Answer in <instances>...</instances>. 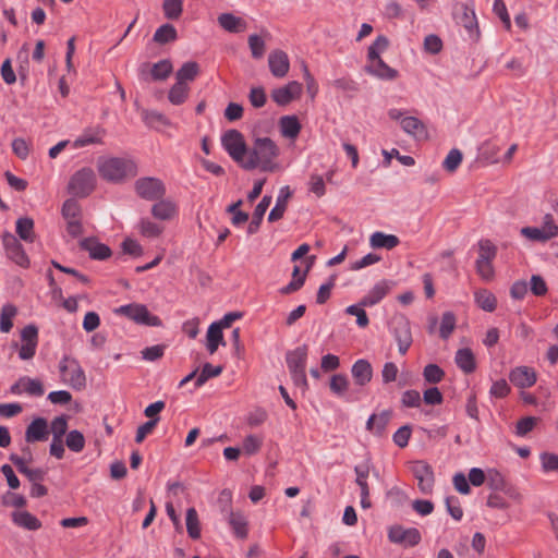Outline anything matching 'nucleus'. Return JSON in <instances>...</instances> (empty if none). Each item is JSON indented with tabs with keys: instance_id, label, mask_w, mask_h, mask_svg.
<instances>
[{
	"instance_id": "nucleus-1",
	"label": "nucleus",
	"mask_w": 558,
	"mask_h": 558,
	"mask_svg": "<svg viewBox=\"0 0 558 558\" xmlns=\"http://www.w3.org/2000/svg\"><path fill=\"white\" fill-rule=\"evenodd\" d=\"M278 156L279 148L271 138L256 137L242 167L246 170L259 167L263 171H274L276 168L275 159Z\"/></svg>"
},
{
	"instance_id": "nucleus-2",
	"label": "nucleus",
	"mask_w": 558,
	"mask_h": 558,
	"mask_svg": "<svg viewBox=\"0 0 558 558\" xmlns=\"http://www.w3.org/2000/svg\"><path fill=\"white\" fill-rule=\"evenodd\" d=\"M98 172L108 182L122 183L137 174V165L130 158L109 157L99 159Z\"/></svg>"
},
{
	"instance_id": "nucleus-3",
	"label": "nucleus",
	"mask_w": 558,
	"mask_h": 558,
	"mask_svg": "<svg viewBox=\"0 0 558 558\" xmlns=\"http://www.w3.org/2000/svg\"><path fill=\"white\" fill-rule=\"evenodd\" d=\"M96 186V175L93 169L82 168L77 170L70 179L69 193L76 197L88 196Z\"/></svg>"
},
{
	"instance_id": "nucleus-4",
	"label": "nucleus",
	"mask_w": 558,
	"mask_h": 558,
	"mask_svg": "<svg viewBox=\"0 0 558 558\" xmlns=\"http://www.w3.org/2000/svg\"><path fill=\"white\" fill-rule=\"evenodd\" d=\"M118 315L125 316L140 325L158 327L161 320L158 316L153 315L144 304L131 303L121 305L114 310Z\"/></svg>"
},
{
	"instance_id": "nucleus-5",
	"label": "nucleus",
	"mask_w": 558,
	"mask_h": 558,
	"mask_svg": "<svg viewBox=\"0 0 558 558\" xmlns=\"http://www.w3.org/2000/svg\"><path fill=\"white\" fill-rule=\"evenodd\" d=\"M59 369L63 381L69 384L73 389L81 390L85 387V373L77 360L66 355L63 356L59 363Z\"/></svg>"
},
{
	"instance_id": "nucleus-6",
	"label": "nucleus",
	"mask_w": 558,
	"mask_h": 558,
	"mask_svg": "<svg viewBox=\"0 0 558 558\" xmlns=\"http://www.w3.org/2000/svg\"><path fill=\"white\" fill-rule=\"evenodd\" d=\"M221 145L229 156L236 162L243 163L248 154L242 133L238 130H228L221 136Z\"/></svg>"
},
{
	"instance_id": "nucleus-7",
	"label": "nucleus",
	"mask_w": 558,
	"mask_h": 558,
	"mask_svg": "<svg viewBox=\"0 0 558 558\" xmlns=\"http://www.w3.org/2000/svg\"><path fill=\"white\" fill-rule=\"evenodd\" d=\"M136 194L146 201L161 199L166 194L163 182L154 177L140 178L134 183Z\"/></svg>"
},
{
	"instance_id": "nucleus-8",
	"label": "nucleus",
	"mask_w": 558,
	"mask_h": 558,
	"mask_svg": "<svg viewBox=\"0 0 558 558\" xmlns=\"http://www.w3.org/2000/svg\"><path fill=\"white\" fill-rule=\"evenodd\" d=\"M454 19L457 23L465 29L471 39L475 40L478 38L480 31L473 2L470 4H458L454 11Z\"/></svg>"
},
{
	"instance_id": "nucleus-9",
	"label": "nucleus",
	"mask_w": 558,
	"mask_h": 558,
	"mask_svg": "<svg viewBox=\"0 0 558 558\" xmlns=\"http://www.w3.org/2000/svg\"><path fill=\"white\" fill-rule=\"evenodd\" d=\"M388 538L391 543L404 544L405 546H416L421 539V533L415 527L404 529L400 525L390 527Z\"/></svg>"
},
{
	"instance_id": "nucleus-10",
	"label": "nucleus",
	"mask_w": 558,
	"mask_h": 558,
	"mask_svg": "<svg viewBox=\"0 0 558 558\" xmlns=\"http://www.w3.org/2000/svg\"><path fill=\"white\" fill-rule=\"evenodd\" d=\"M3 246L7 253V256L14 262L16 265L21 267H27L29 265V259L22 246V244L17 241V239L11 234L7 233L3 235Z\"/></svg>"
},
{
	"instance_id": "nucleus-11",
	"label": "nucleus",
	"mask_w": 558,
	"mask_h": 558,
	"mask_svg": "<svg viewBox=\"0 0 558 558\" xmlns=\"http://www.w3.org/2000/svg\"><path fill=\"white\" fill-rule=\"evenodd\" d=\"M10 393L14 396L27 393L33 397H41L45 393V389L40 380L22 376L10 387Z\"/></svg>"
},
{
	"instance_id": "nucleus-12",
	"label": "nucleus",
	"mask_w": 558,
	"mask_h": 558,
	"mask_svg": "<svg viewBox=\"0 0 558 558\" xmlns=\"http://www.w3.org/2000/svg\"><path fill=\"white\" fill-rule=\"evenodd\" d=\"M418 488L424 494H429L434 486V472L430 465L424 461H416L412 466Z\"/></svg>"
},
{
	"instance_id": "nucleus-13",
	"label": "nucleus",
	"mask_w": 558,
	"mask_h": 558,
	"mask_svg": "<svg viewBox=\"0 0 558 558\" xmlns=\"http://www.w3.org/2000/svg\"><path fill=\"white\" fill-rule=\"evenodd\" d=\"M302 93V84L291 81L287 85L276 88L271 92L272 100L279 106H287L292 100L300 97Z\"/></svg>"
},
{
	"instance_id": "nucleus-14",
	"label": "nucleus",
	"mask_w": 558,
	"mask_h": 558,
	"mask_svg": "<svg viewBox=\"0 0 558 558\" xmlns=\"http://www.w3.org/2000/svg\"><path fill=\"white\" fill-rule=\"evenodd\" d=\"M391 410H383L378 414L373 413L366 422V430L377 437H383L386 434V428L391 420Z\"/></svg>"
},
{
	"instance_id": "nucleus-15",
	"label": "nucleus",
	"mask_w": 558,
	"mask_h": 558,
	"mask_svg": "<svg viewBox=\"0 0 558 558\" xmlns=\"http://www.w3.org/2000/svg\"><path fill=\"white\" fill-rule=\"evenodd\" d=\"M510 381L519 388H530L535 385L537 376L533 368L527 366H518L509 374Z\"/></svg>"
},
{
	"instance_id": "nucleus-16",
	"label": "nucleus",
	"mask_w": 558,
	"mask_h": 558,
	"mask_svg": "<svg viewBox=\"0 0 558 558\" xmlns=\"http://www.w3.org/2000/svg\"><path fill=\"white\" fill-rule=\"evenodd\" d=\"M268 65L271 74L275 77H283L290 69V61L288 54L282 50H274L268 56Z\"/></svg>"
},
{
	"instance_id": "nucleus-17",
	"label": "nucleus",
	"mask_w": 558,
	"mask_h": 558,
	"mask_svg": "<svg viewBox=\"0 0 558 558\" xmlns=\"http://www.w3.org/2000/svg\"><path fill=\"white\" fill-rule=\"evenodd\" d=\"M48 424L44 417L33 420L25 430V441L27 444L45 441L48 439Z\"/></svg>"
},
{
	"instance_id": "nucleus-18",
	"label": "nucleus",
	"mask_w": 558,
	"mask_h": 558,
	"mask_svg": "<svg viewBox=\"0 0 558 558\" xmlns=\"http://www.w3.org/2000/svg\"><path fill=\"white\" fill-rule=\"evenodd\" d=\"M9 460L15 465L17 471L25 475L33 484L44 481L47 474L46 470L40 468L29 469L27 464H25V458H21L16 453H11Z\"/></svg>"
},
{
	"instance_id": "nucleus-19",
	"label": "nucleus",
	"mask_w": 558,
	"mask_h": 558,
	"mask_svg": "<svg viewBox=\"0 0 558 558\" xmlns=\"http://www.w3.org/2000/svg\"><path fill=\"white\" fill-rule=\"evenodd\" d=\"M365 70L380 80L391 81L398 76V71L390 68L381 58L368 59Z\"/></svg>"
},
{
	"instance_id": "nucleus-20",
	"label": "nucleus",
	"mask_w": 558,
	"mask_h": 558,
	"mask_svg": "<svg viewBox=\"0 0 558 558\" xmlns=\"http://www.w3.org/2000/svg\"><path fill=\"white\" fill-rule=\"evenodd\" d=\"M351 374L355 384L363 387L367 385L373 378L372 364L365 359H360L352 365Z\"/></svg>"
},
{
	"instance_id": "nucleus-21",
	"label": "nucleus",
	"mask_w": 558,
	"mask_h": 558,
	"mask_svg": "<svg viewBox=\"0 0 558 558\" xmlns=\"http://www.w3.org/2000/svg\"><path fill=\"white\" fill-rule=\"evenodd\" d=\"M81 247L88 252L90 258L97 259V260H104L110 257L111 250L108 245L98 242L94 238H87L84 239L81 242Z\"/></svg>"
},
{
	"instance_id": "nucleus-22",
	"label": "nucleus",
	"mask_w": 558,
	"mask_h": 558,
	"mask_svg": "<svg viewBox=\"0 0 558 558\" xmlns=\"http://www.w3.org/2000/svg\"><path fill=\"white\" fill-rule=\"evenodd\" d=\"M390 330L396 341L412 340L410 320L404 315H396L392 317Z\"/></svg>"
},
{
	"instance_id": "nucleus-23",
	"label": "nucleus",
	"mask_w": 558,
	"mask_h": 558,
	"mask_svg": "<svg viewBox=\"0 0 558 558\" xmlns=\"http://www.w3.org/2000/svg\"><path fill=\"white\" fill-rule=\"evenodd\" d=\"M390 286L386 280L377 282L366 295L361 299L362 306H374L378 304L389 292Z\"/></svg>"
},
{
	"instance_id": "nucleus-24",
	"label": "nucleus",
	"mask_w": 558,
	"mask_h": 558,
	"mask_svg": "<svg viewBox=\"0 0 558 558\" xmlns=\"http://www.w3.org/2000/svg\"><path fill=\"white\" fill-rule=\"evenodd\" d=\"M292 196V192L288 185L282 186L276 199V205L268 215V221L275 222L281 219L286 213L288 202Z\"/></svg>"
},
{
	"instance_id": "nucleus-25",
	"label": "nucleus",
	"mask_w": 558,
	"mask_h": 558,
	"mask_svg": "<svg viewBox=\"0 0 558 558\" xmlns=\"http://www.w3.org/2000/svg\"><path fill=\"white\" fill-rule=\"evenodd\" d=\"M308 349L303 344L289 351L286 356L289 371L305 369Z\"/></svg>"
},
{
	"instance_id": "nucleus-26",
	"label": "nucleus",
	"mask_w": 558,
	"mask_h": 558,
	"mask_svg": "<svg viewBox=\"0 0 558 558\" xmlns=\"http://www.w3.org/2000/svg\"><path fill=\"white\" fill-rule=\"evenodd\" d=\"M271 204V196L265 195L254 209L252 220L247 227V234H255L260 227L265 213Z\"/></svg>"
},
{
	"instance_id": "nucleus-27",
	"label": "nucleus",
	"mask_w": 558,
	"mask_h": 558,
	"mask_svg": "<svg viewBox=\"0 0 558 558\" xmlns=\"http://www.w3.org/2000/svg\"><path fill=\"white\" fill-rule=\"evenodd\" d=\"M11 518L15 525L27 531H37L41 527V522L38 518L26 510L14 511L12 512Z\"/></svg>"
},
{
	"instance_id": "nucleus-28",
	"label": "nucleus",
	"mask_w": 558,
	"mask_h": 558,
	"mask_svg": "<svg viewBox=\"0 0 558 558\" xmlns=\"http://www.w3.org/2000/svg\"><path fill=\"white\" fill-rule=\"evenodd\" d=\"M218 23L230 33H242L246 29V22L232 13H221L218 16Z\"/></svg>"
},
{
	"instance_id": "nucleus-29",
	"label": "nucleus",
	"mask_w": 558,
	"mask_h": 558,
	"mask_svg": "<svg viewBox=\"0 0 558 558\" xmlns=\"http://www.w3.org/2000/svg\"><path fill=\"white\" fill-rule=\"evenodd\" d=\"M402 130L414 137L425 138L427 136L426 126L415 117H404L400 121Z\"/></svg>"
},
{
	"instance_id": "nucleus-30",
	"label": "nucleus",
	"mask_w": 558,
	"mask_h": 558,
	"mask_svg": "<svg viewBox=\"0 0 558 558\" xmlns=\"http://www.w3.org/2000/svg\"><path fill=\"white\" fill-rule=\"evenodd\" d=\"M454 361L457 366L465 374H471L476 368L475 356L469 348L459 349Z\"/></svg>"
},
{
	"instance_id": "nucleus-31",
	"label": "nucleus",
	"mask_w": 558,
	"mask_h": 558,
	"mask_svg": "<svg viewBox=\"0 0 558 558\" xmlns=\"http://www.w3.org/2000/svg\"><path fill=\"white\" fill-rule=\"evenodd\" d=\"M280 132L283 137L296 138L301 131V123L295 116H283L279 120Z\"/></svg>"
},
{
	"instance_id": "nucleus-32",
	"label": "nucleus",
	"mask_w": 558,
	"mask_h": 558,
	"mask_svg": "<svg viewBox=\"0 0 558 558\" xmlns=\"http://www.w3.org/2000/svg\"><path fill=\"white\" fill-rule=\"evenodd\" d=\"M400 240L397 235L386 234L380 231L374 232L369 238V244L373 248L392 250L398 246Z\"/></svg>"
},
{
	"instance_id": "nucleus-33",
	"label": "nucleus",
	"mask_w": 558,
	"mask_h": 558,
	"mask_svg": "<svg viewBox=\"0 0 558 558\" xmlns=\"http://www.w3.org/2000/svg\"><path fill=\"white\" fill-rule=\"evenodd\" d=\"M105 130L101 128H93L85 130L73 143L75 148H81L92 144L101 143Z\"/></svg>"
},
{
	"instance_id": "nucleus-34",
	"label": "nucleus",
	"mask_w": 558,
	"mask_h": 558,
	"mask_svg": "<svg viewBox=\"0 0 558 558\" xmlns=\"http://www.w3.org/2000/svg\"><path fill=\"white\" fill-rule=\"evenodd\" d=\"M228 522L238 538H246L248 533L247 521L242 513L230 510L228 513Z\"/></svg>"
},
{
	"instance_id": "nucleus-35",
	"label": "nucleus",
	"mask_w": 558,
	"mask_h": 558,
	"mask_svg": "<svg viewBox=\"0 0 558 558\" xmlns=\"http://www.w3.org/2000/svg\"><path fill=\"white\" fill-rule=\"evenodd\" d=\"M151 215L160 220H170L177 215V206L170 201L161 199L153 205Z\"/></svg>"
},
{
	"instance_id": "nucleus-36",
	"label": "nucleus",
	"mask_w": 558,
	"mask_h": 558,
	"mask_svg": "<svg viewBox=\"0 0 558 558\" xmlns=\"http://www.w3.org/2000/svg\"><path fill=\"white\" fill-rule=\"evenodd\" d=\"M222 328L219 324L213 323L207 330V350L214 354L219 345H225Z\"/></svg>"
},
{
	"instance_id": "nucleus-37",
	"label": "nucleus",
	"mask_w": 558,
	"mask_h": 558,
	"mask_svg": "<svg viewBox=\"0 0 558 558\" xmlns=\"http://www.w3.org/2000/svg\"><path fill=\"white\" fill-rule=\"evenodd\" d=\"M189 92L190 87L187 83L175 82V84L169 90L168 99L172 105H182L187 99Z\"/></svg>"
},
{
	"instance_id": "nucleus-38",
	"label": "nucleus",
	"mask_w": 558,
	"mask_h": 558,
	"mask_svg": "<svg viewBox=\"0 0 558 558\" xmlns=\"http://www.w3.org/2000/svg\"><path fill=\"white\" fill-rule=\"evenodd\" d=\"M16 233L25 242H34V221L32 218L23 217L16 221Z\"/></svg>"
},
{
	"instance_id": "nucleus-39",
	"label": "nucleus",
	"mask_w": 558,
	"mask_h": 558,
	"mask_svg": "<svg viewBox=\"0 0 558 558\" xmlns=\"http://www.w3.org/2000/svg\"><path fill=\"white\" fill-rule=\"evenodd\" d=\"M17 314V308L13 304H5L0 312V331L8 333L13 327V318Z\"/></svg>"
},
{
	"instance_id": "nucleus-40",
	"label": "nucleus",
	"mask_w": 558,
	"mask_h": 558,
	"mask_svg": "<svg viewBox=\"0 0 558 558\" xmlns=\"http://www.w3.org/2000/svg\"><path fill=\"white\" fill-rule=\"evenodd\" d=\"M186 531L192 539L201 537V523L195 508H189L185 517Z\"/></svg>"
},
{
	"instance_id": "nucleus-41",
	"label": "nucleus",
	"mask_w": 558,
	"mask_h": 558,
	"mask_svg": "<svg viewBox=\"0 0 558 558\" xmlns=\"http://www.w3.org/2000/svg\"><path fill=\"white\" fill-rule=\"evenodd\" d=\"M475 302L478 307L485 312H494L497 306L496 296L488 290H480L475 292Z\"/></svg>"
},
{
	"instance_id": "nucleus-42",
	"label": "nucleus",
	"mask_w": 558,
	"mask_h": 558,
	"mask_svg": "<svg viewBox=\"0 0 558 558\" xmlns=\"http://www.w3.org/2000/svg\"><path fill=\"white\" fill-rule=\"evenodd\" d=\"M143 119L148 126L154 128L156 130L171 126V121L165 114L155 110L145 111L143 113Z\"/></svg>"
},
{
	"instance_id": "nucleus-43",
	"label": "nucleus",
	"mask_w": 558,
	"mask_h": 558,
	"mask_svg": "<svg viewBox=\"0 0 558 558\" xmlns=\"http://www.w3.org/2000/svg\"><path fill=\"white\" fill-rule=\"evenodd\" d=\"M223 371L220 365L214 366L210 363H205L198 376L195 379V387L199 388L210 378L219 376Z\"/></svg>"
},
{
	"instance_id": "nucleus-44",
	"label": "nucleus",
	"mask_w": 558,
	"mask_h": 558,
	"mask_svg": "<svg viewBox=\"0 0 558 558\" xmlns=\"http://www.w3.org/2000/svg\"><path fill=\"white\" fill-rule=\"evenodd\" d=\"M199 71L198 64L194 61L185 62L177 72V82H192L195 80Z\"/></svg>"
},
{
	"instance_id": "nucleus-45",
	"label": "nucleus",
	"mask_w": 558,
	"mask_h": 558,
	"mask_svg": "<svg viewBox=\"0 0 558 558\" xmlns=\"http://www.w3.org/2000/svg\"><path fill=\"white\" fill-rule=\"evenodd\" d=\"M178 37L177 29L171 24H163L158 27L154 34V41L158 44H168L174 41Z\"/></svg>"
},
{
	"instance_id": "nucleus-46",
	"label": "nucleus",
	"mask_w": 558,
	"mask_h": 558,
	"mask_svg": "<svg viewBox=\"0 0 558 558\" xmlns=\"http://www.w3.org/2000/svg\"><path fill=\"white\" fill-rule=\"evenodd\" d=\"M138 230L143 236L157 238L161 234L163 227L148 218H142L138 222Z\"/></svg>"
},
{
	"instance_id": "nucleus-47",
	"label": "nucleus",
	"mask_w": 558,
	"mask_h": 558,
	"mask_svg": "<svg viewBox=\"0 0 558 558\" xmlns=\"http://www.w3.org/2000/svg\"><path fill=\"white\" fill-rule=\"evenodd\" d=\"M162 10L168 20H178L183 12V1L163 0Z\"/></svg>"
},
{
	"instance_id": "nucleus-48",
	"label": "nucleus",
	"mask_w": 558,
	"mask_h": 558,
	"mask_svg": "<svg viewBox=\"0 0 558 558\" xmlns=\"http://www.w3.org/2000/svg\"><path fill=\"white\" fill-rule=\"evenodd\" d=\"M172 72V64L169 60H160L155 63L150 70L153 80L162 81L166 80Z\"/></svg>"
},
{
	"instance_id": "nucleus-49",
	"label": "nucleus",
	"mask_w": 558,
	"mask_h": 558,
	"mask_svg": "<svg viewBox=\"0 0 558 558\" xmlns=\"http://www.w3.org/2000/svg\"><path fill=\"white\" fill-rule=\"evenodd\" d=\"M456 316L452 312H445L441 317L439 336L442 339H448L456 328Z\"/></svg>"
},
{
	"instance_id": "nucleus-50",
	"label": "nucleus",
	"mask_w": 558,
	"mask_h": 558,
	"mask_svg": "<svg viewBox=\"0 0 558 558\" xmlns=\"http://www.w3.org/2000/svg\"><path fill=\"white\" fill-rule=\"evenodd\" d=\"M65 445L73 452H81L85 447L84 435L80 430H71L66 435Z\"/></svg>"
},
{
	"instance_id": "nucleus-51",
	"label": "nucleus",
	"mask_w": 558,
	"mask_h": 558,
	"mask_svg": "<svg viewBox=\"0 0 558 558\" xmlns=\"http://www.w3.org/2000/svg\"><path fill=\"white\" fill-rule=\"evenodd\" d=\"M389 47V40L386 36L379 35L374 43L368 47L367 60L380 58V53L386 51Z\"/></svg>"
},
{
	"instance_id": "nucleus-52",
	"label": "nucleus",
	"mask_w": 558,
	"mask_h": 558,
	"mask_svg": "<svg viewBox=\"0 0 558 558\" xmlns=\"http://www.w3.org/2000/svg\"><path fill=\"white\" fill-rule=\"evenodd\" d=\"M364 307L365 306H362L360 301L357 304H352L345 308L347 314L356 317V325L361 328H365L369 324V319Z\"/></svg>"
},
{
	"instance_id": "nucleus-53",
	"label": "nucleus",
	"mask_w": 558,
	"mask_h": 558,
	"mask_svg": "<svg viewBox=\"0 0 558 558\" xmlns=\"http://www.w3.org/2000/svg\"><path fill=\"white\" fill-rule=\"evenodd\" d=\"M62 216L65 220L81 219V206L77 201L66 199L62 205Z\"/></svg>"
},
{
	"instance_id": "nucleus-54",
	"label": "nucleus",
	"mask_w": 558,
	"mask_h": 558,
	"mask_svg": "<svg viewBox=\"0 0 558 558\" xmlns=\"http://www.w3.org/2000/svg\"><path fill=\"white\" fill-rule=\"evenodd\" d=\"M424 379L429 384H438L445 377V372L437 364H427L423 371Z\"/></svg>"
},
{
	"instance_id": "nucleus-55",
	"label": "nucleus",
	"mask_w": 558,
	"mask_h": 558,
	"mask_svg": "<svg viewBox=\"0 0 558 558\" xmlns=\"http://www.w3.org/2000/svg\"><path fill=\"white\" fill-rule=\"evenodd\" d=\"M520 233L527 240L534 242H546L550 240L547 233L544 231V229H542V227H524L521 229Z\"/></svg>"
},
{
	"instance_id": "nucleus-56",
	"label": "nucleus",
	"mask_w": 558,
	"mask_h": 558,
	"mask_svg": "<svg viewBox=\"0 0 558 558\" xmlns=\"http://www.w3.org/2000/svg\"><path fill=\"white\" fill-rule=\"evenodd\" d=\"M497 253L496 246L489 240H481L478 243V258L492 262Z\"/></svg>"
},
{
	"instance_id": "nucleus-57",
	"label": "nucleus",
	"mask_w": 558,
	"mask_h": 558,
	"mask_svg": "<svg viewBox=\"0 0 558 558\" xmlns=\"http://www.w3.org/2000/svg\"><path fill=\"white\" fill-rule=\"evenodd\" d=\"M330 390L337 396H343L348 390L349 380L344 374H336L330 379Z\"/></svg>"
},
{
	"instance_id": "nucleus-58",
	"label": "nucleus",
	"mask_w": 558,
	"mask_h": 558,
	"mask_svg": "<svg viewBox=\"0 0 558 558\" xmlns=\"http://www.w3.org/2000/svg\"><path fill=\"white\" fill-rule=\"evenodd\" d=\"M461 161H462V153L459 149L453 148L449 151V154L445 158V160L442 162V167L445 170H447L449 172H453L458 169Z\"/></svg>"
},
{
	"instance_id": "nucleus-59",
	"label": "nucleus",
	"mask_w": 558,
	"mask_h": 558,
	"mask_svg": "<svg viewBox=\"0 0 558 558\" xmlns=\"http://www.w3.org/2000/svg\"><path fill=\"white\" fill-rule=\"evenodd\" d=\"M248 46L254 59L263 58L266 46L265 41L258 35L253 34L248 36Z\"/></svg>"
},
{
	"instance_id": "nucleus-60",
	"label": "nucleus",
	"mask_w": 558,
	"mask_h": 558,
	"mask_svg": "<svg viewBox=\"0 0 558 558\" xmlns=\"http://www.w3.org/2000/svg\"><path fill=\"white\" fill-rule=\"evenodd\" d=\"M166 348L165 344L147 347L141 351L142 359L148 362H155L163 356Z\"/></svg>"
},
{
	"instance_id": "nucleus-61",
	"label": "nucleus",
	"mask_w": 558,
	"mask_h": 558,
	"mask_svg": "<svg viewBox=\"0 0 558 558\" xmlns=\"http://www.w3.org/2000/svg\"><path fill=\"white\" fill-rule=\"evenodd\" d=\"M448 513L456 520L460 521L463 517V510L458 497L448 496L445 500Z\"/></svg>"
},
{
	"instance_id": "nucleus-62",
	"label": "nucleus",
	"mask_w": 558,
	"mask_h": 558,
	"mask_svg": "<svg viewBox=\"0 0 558 558\" xmlns=\"http://www.w3.org/2000/svg\"><path fill=\"white\" fill-rule=\"evenodd\" d=\"M1 502L5 507H14V508H23L27 504L26 498L23 495L15 494L12 492H7L2 496Z\"/></svg>"
},
{
	"instance_id": "nucleus-63",
	"label": "nucleus",
	"mask_w": 558,
	"mask_h": 558,
	"mask_svg": "<svg viewBox=\"0 0 558 558\" xmlns=\"http://www.w3.org/2000/svg\"><path fill=\"white\" fill-rule=\"evenodd\" d=\"M51 433L53 435V438L62 439V437L65 435L68 429V420L66 416L60 415L52 420L51 425Z\"/></svg>"
},
{
	"instance_id": "nucleus-64",
	"label": "nucleus",
	"mask_w": 558,
	"mask_h": 558,
	"mask_svg": "<svg viewBox=\"0 0 558 558\" xmlns=\"http://www.w3.org/2000/svg\"><path fill=\"white\" fill-rule=\"evenodd\" d=\"M412 434V428L410 425H403L397 429V432L392 436L393 442L400 447L404 448L408 446L410 437Z\"/></svg>"
}]
</instances>
